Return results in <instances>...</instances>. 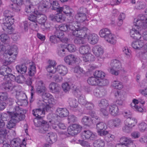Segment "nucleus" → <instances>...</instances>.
<instances>
[{"instance_id": "45", "label": "nucleus", "mask_w": 147, "mask_h": 147, "mask_svg": "<svg viewBox=\"0 0 147 147\" xmlns=\"http://www.w3.org/2000/svg\"><path fill=\"white\" fill-rule=\"evenodd\" d=\"M93 145L94 147H104L105 142L103 140H97L94 141Z\"/></svg>"}, {"instance_id": "52", "label": "nucleus", "mask_w": 147, "mask_h": 147, "mask_svg": "<svg viewBox=\"0 0 147 147\" xmlns=\"http://www.w3.org/2000/svg\"><path fill=\"white\" fill-rule=\"evenodd\" d=\"M9 7L13 11L17 12L20 11L21 9L20 6L14 3L11 4L9 6Z\"/></svg>"}, {"instance_id": "54", "label": "nucleus", "mask_w": 147, "mask_h": 147, "mask_svg": "<svg viewBox=\"0 0 147 147\" xmlns=\"http://www.w3.org/2000/svg\"><path fill=\"white\" fill-rule=\"evenodd\" d=\"M36 67L34 65H30L28 68V74L30 76H33L35 73Z\"/></svg>"}, {"instance_id": "25", "label": "nucleus", "mask_w": 147, "mask_h": 147, "mask_svg": "<svg viewBox=\"0 0 147 147\" xmlns=\"http://www.w3.org/2000/svg\"><path fill=\"white\" fill-rule=\"evenodd\" d=\"M74 72L76 74V76L78 78L83 76L85 73L83 69L79 66L76 67L74 68Z\"/></svg>"}, {"instance_id": "21", "label": "nucleus", "mask_w": 147, "mask_h": 147, "mask_svg": "<svg viewBox=\"0 0 147 147\" xmlns=\"http://www.w3.org/2000/svg\"><path fill=\"white\" fill-rule=\"evenodd\" d=\"M125 113L126 114V116L127 117H126L127 118L125 122L126 123V124H128L133 127L137 123V120L134 117H131L130 115H129V116H128L127 112H125Z\"/></svg>"}, {"instance_id": "4", "label": "nucleus", "mask_w": 147, "mask_h": 147, "mask_svg": "<svg viewBox=\"0 0 147 147\" xmlns=\"http://www.w3.org/2000/svg\"><path fill=\"white\" fill-rule=\"evenodd\" d=\"M2 78L3 80H5L6 81L2 84V87L5 91L10 92L16 90L15 88L17 87V85L15 84L14 82L13 81L15 79L14 75L10 73Z\"/></svg>"}, {"instance_id": "56", "label": "nucleus", "mask_w": 147, "mask_h": 147, "mask_svg": "<svg viewBox=\"0 0 147 147\" xmlns=\"http://www.w3.org/2000/svg\"><path fill=\"white\" fill-rule=\"evenodd\" d=\"M98 85L101 86H105L108 84L109 81L106 79H102V78H98Z\"/></svg>"}, {"instance_id": "10", "label": "nucleus", "mask_w": 147, "mask_h": 147, "mask_svg": "<svg viewBox=\"0 0 147 147\" xmlns=\"http://www.w3.org/2000/svg\"><path fill=\"white\" fill-rule=\"evenodd\" d=\"M120 143L117 144L115 147H135V144L129 139L125 137L121 138L120 140Z\"/></svg>"}, {"instance_id": "22", "label": "nucleus", "mask_w": 147, "mask_h": 147, "mask_svg": "<svg viewBox=\"0 0 147 147\" xmlns=\"http://www.w3.org/2000/svg\"><path fill=\"white\" fill-rule=\"evenodd\" d=\"M57 136L56 134L52 132L48 133L47 135V142L52 144L55 142L57 140Z\"/></svg>"}, {"instance_id": "12", "label": "nucleus", "mask_w": 147, "mask_h": 147, "mask_svg": "<svg viewBox=\"0 0 147 147\" xmlns=\"http://www.w3.org/2000/svg\"><path fill=\"white\" fill-rule=\"evenodd\" d=\"M82 127L79 124H74L68 127L67 131L68 134L74 136L79 133L81 130Z\"/></svg>"}, {"instance_id": "35", "label": "nucleus", "mask_w": 147, "mask_h": 147, "mask_svg": "<svg viewBox=\"0 0 147 147\" xmlns=\"http://www.w3.org/2000/svg\"><path fill=\"white\" fill-rule=\"evenodd\" d=\"M111 85L112 87L117 89H121L123 88L122 83L117 80H115L112 82Z\"/></svg>"}, {"instance_id": "7", "label": "nucleus", "mask_w": 147, "mask_h": 147, "mask_svg": "<svg viewBox=\"0 0 147 147\" xmlns=\"http://www.w3.org/2000/svg\"><path fill=\"white\" fill-rule=\"evenodd\" d=\"M111 67L108 69L110 73L114 75L117 76L119 73V70L121 68V65L120 62L117 59L111 61L110 64Z\"/></svg>"}, {"instance_id": "6", "label": "nucleus", "mask_w": 147, "mask_h": 147, "mask_svg": "<svg viewBox=\"0 0 147 147\" xmlns=\"http://www.w3.org/2000/svg\"><path fill=\"white\" fill-rule=\"evenodd\" d=\"M52 5V8L53 10H56L59 13L61 12V10L62 9L61 7H60L59 4L58 2L53 1L52 3L50 2V1L48 0H44L43 1L40 5L39 8L44 9L48 8Z\"/></svg>"}, {"instance_id": "19", "label": "nucleus", "mask_w": 147, "mask_h": 147, "mask_svg": "<svg viewBox=\"0 0 147 147\" xmlns=\"http://www.w3.org/2000/svg\"><path fill=\"white\" fill-rule=\"evenodd\" d=\"M88 42L91 44L94 45L96 43L98 42V35L95 34H90L88 33L86 36Z\"/></svg>"}, {"instance_id": "41", "label": "nucleus", "mask_w": 147, "mask_h": 147, "mask_svg": "<svg viewBox=\"0 0 147 147\" xmlns=\"http://www.w3.org/2000/svg\"><path fill=\"white\" fill-rule=\"evenodd\" d=\"M98 78L94 77H89L87 80L88 83L91 85H98Z\"/></svg>"}, {"instance_id": "15", "label": "nucleus", "mask_w": 147, "mask_h": 147, "mask_svg": "<svg viewBox=\"0 0 147 147\" xmlns=\"http://www.w3.org/2000/svg\"><path fill=\"white\" fill-rule=\"evenodd\" d=\"M146 17L144 15L140 14L138 17L137 18L134 19V25L138 26L140 27L143 28L144 25H146L144 21H145Z\"/></svg>"}, {"instance_id": "13", "label": "nucleus", "mask_w": 147, "mask_h": 147, "mask_svg": "<svg viewBox=\"0 0 147 147\" xmlns=\"http://www.w3.org/2000/svg\"><path fill=\"white\" fill-rule=\"evenodd\" d=\"M79 11L76 14L75 18L79 20L80 22H83L87 21L86 20V13H87V10L86 8L82 7L79 9Z\"/></svg>"}, {"instance_id": "5", "label": "nucleus", "mask_w": 147, "mask_h": 147, "mask_svg": "<svg viewBox=\"0 0 147 147\" xmlns=\"http://www.w3.org/2000/svg\"><path fill=\"white\" fill-rule=\"evenodd\" d=\"M18 48L16 45H13L11 47V49L7 52L5 53L3 55V63L5 65H7L11 64L16 59V54H13L17 51Z\"/></svg>"}, {"instance_id": "23", "label": "nucleus", "mask_w": 147, "mask_h": 147, "mask_svg": "<svg viewBox=\"0 0 147 147\" xmlns=\"http://www.w3.org/2000/svg\"><path fill=\"white\" fill-rule=\"evenodd\" d=\"M109 110L110 113L115 116L119 114V109L118 107L115 105H111L109 106Z\"/></svg>"}, {"instance_id": "16", "label": "nucleus", "mask_w": 147, "mask_h": 147, "mask_svg": "<svg viewBox=\"0 0 147 147\" xmlns=\"http://www.w3.org/2000/svg\"><path fill=\"white\" fill-rule=\"evenodd\" d=\"M122 124L121 119L116 118L109 121L108 122V126L110 128H113L117 127Z\"/></svg>"}, {"instance_id": "3", "label": "nucleus", "mask_w": 147, "mask_h": 147, "mask_svg": "<svg viewBox=\"0 0 147 147\" xmlns=\"http://www.w3.org/2000/svg\"><path fill=\"white\" fill-rule=\"evenodd\" d=\"M38 107H40L38 109L33 110L32 111L33 115L36 117V120L38 121L40 119H43L41 115L45 114V111H47L50 109L51 106L47 105L45 102L43 101L39 100L37 102Z\"/></svg>"}, {"instance_id": "42", "label": "nucleus", "mask_w": 147, "mask_h": 147, "mask_svg": "<svg viewBox=\"0 0 147 147\" xmlns=\"http://www.w3.org/2000/svg\"><path fill=\"white\" fill-rule=\"evenodd\" d=\"M62 9L61 12L63 11L67 16H71L72 15L73 10L70 8L67 5H64L63 7H61Z\"/></svg>"}, {"instance_id": "48", "label": "nucleus", "mask_w": 147, "mask_h": 147, "mask_svg": "<svg viewBox=\"0 0 147 147\" xmlns=\"http://www.w3.org/2000/svg\"><path fill=\"white\" fill-rule=\"evenodd\" d=\"M86 38H83V37H76L74 39V43L77 45H80L82 44H84L86 42L85 39Z\"/></svg>"}, {"instance_id": "8", "label": "nucleus", "mask_w": 147, "mask_h": 147, "mask_svg": "<svg viewBox=\"0 0 147 147\" xmlns=\"http://www.w3.org/2000/svg\"><path fill=\"white\" fill-rule=\"evenodd\" d=\"M132 28L130 30V34L131 37L134 39L139 40L142 36V28L134 25Z\"/></svg>"}, {"instance_id": "27", "label": "nucleus", "mask_w": 147, "mask_h": 147, "mask_svg": "<svg viewBox=\"0 0 147 147\" xmlns=\"http://www.w3.org/2000/svg\"><path fill=\"white\" fill-rule=\"evenodd\" d=\"M76 58L74 55H69L64 58L65 62L67 64L70 65H72L76 61Z\"/></svg>"}, {"instance_id": "43", "label": "nucleus", "mask_w": 147, "mask_h": 147, "mask_svg": "<svg viewBox=\"0 0 147 147\" xmlns=\"http://www.w3.org/2000/svg\"><path fill=\"white\" fill-rule=\"evenodd\" d=\"M68 102L69 106L73 108H77L78 105V102L75 98H69L68 99Z\"/></svg>"}, {"instance_id": "14", "label": "nucleus", "mask_w": 147, "mask_h": 147, "mask_svg": "<svg viewBox=\"0 0 147 147\" xmlns=\"http://www.w3.org/2000/svg\"><path fill=\"white\" fill-rule=\"evenodd\" d=\"M82 138L84 140L89 139L94 140L96 138V136L89 130H84L81 133Z\"/></svg>"}, {"instance_id": "40", "label": "nucleus", "mask_w": 147, "mask_h": 147, "mask_svg": "<svg viewBox=\"0 0 147 147\" xmlns=\"http://www.w3.org/2000/svg\"><path fill=\"white\" fill-rule=\"evenodd\" d=\"M105 39L108 42L112 44H115L116 42L115 36L111 33Z\"/></svg>"}, {"instance_id": "18", "label": "nucleus", "mask_w": 147, "mask_h": 147, "mask_svg": "<svg viewBox=\"0 0 147 147\" xmlns=\"http://www.w3.org/2000/svg\"><path fill=\"white\" fill-rule=\"evenodd\" d=\"M36 88L37 92L38 94H42L45 93L47 90L43 82L41 81L36 82Z\"/></svg>"}, {"instance_id": "1", "label": "nucleus", "mask_w": 147, "mask_h": 147, "mask_svg": "<svg viewBox=\"0 0 147 147\" xmlns=\"http://www.w3.org/2000/svg\"><path fill=\"white\" fill-rule=\"evenodd\" d=\"M14 109L15 113H11V119L7 122L6 124L7 127L8 129L14 128L16 123L24 120L25 117L23 114V111L20 108L19 106L16 107Z\"/></svg>"}, {"instance_id": "59", "label": "nucleus", "mask_w": 147, "mask_h": 147, "mask_svg": "<svg viewBox=\"0 0 147 147\" xmlns=\"http://www.w3.org/2000/svg\"><path fill=\"white\" fill-rule=\"evenodd\" d=\"M105 74L101 71H96L94 73V76L97 78H104Z\"/></svg>"}, {"instance_id": "44", "label": "nucleus", "mask_w": 147, "mask_h": 147, "mask_svg": "<svg viewBox=\"0 0 147 147\" xmlns=\"http://www.w3.org/2000/svg\"><path fill=\"white\" fill-rule=\"evenodd\" d=\"M7 134L6 130H0V144H3L5 143L7 141V140L5 138V135Z\"/></svg>"}, {"instance_id": "2", "label": "nucleus", "mask_w": 147, "mask_h": 147, "mask_svg": "<svg viewBox=\"0 0 147 147\" xmlns=\"http://www.w3.org/2000/svg\"><path fill=\"white\" fill-rule=\"evenodd\" d=\"M4 15L5 18L2 24L3 29L7 33L11 34L13 30L12 25L14 22V19L12 18L13 16L10 14V12L9 10L5 11Z\"/></svg>"}, {"instance_id": "57", "label": "nucleus", "mask_w": 147, "mask_h": 147, "mask_svg": "<svg viewBox=\"0 0 147 147\" xmlns=\"http://www.w3.org/2000/svg\"><path fill=\"white\" fill-rule=\"evenodd\" d=\"M147 28V26L144 25L142 28V37L144 40L147 41V30L146 29Z\"/></svg>"}, {"instance_id": "55", "label": "nucleus", "mask_w": 147, "mask_h": 147, "mask_svg": "<svg viewBox=\"0 0 147 147\" xmlns=\"http://www.w3.org/2000/svg\"><path fill=\"white\" fill-rule=\"evenodd\" d=\"M54 34L60 40L61 38L63 37L64 34L63 32L59 29H56L55 31Z\"/></svg>"}, {"instance_id": "31", "label": "nucleus", "mask_w": 147, "mask_h": 147, "mask_svg": "<svg viewBox=\"0 0 147 147\" xmlns=\"http://www.w3.org/2000/svg\"><path fill=\"white\" fill-rule=\"evenodd\" d=\"M146 45V44L144 45V42L141 41H134L131 44L132 47L136 49H140L143 47L144 49V46Z\"/></svg>"}, {"instance_id": "38", "label": "nucleus", "mask_w": 147, "mask_h": 147, "mask_svg": "<svg viewBox=\"0 0 147 147\" xmlns=\"http://www.w3.org/2000/svg\"><path fill=\"white\" fill-rule=\"evenodd\" d=\"M66 47L63 45H61L58 49V54L61 57H63L65 55L67 51H66Z\"/></svg>"}, {"instance_id": "29", "label": "nucleus", "mask_w": 147, "mask_h": 147, "mask_svg": "<svg viewBox=\"0 0 147 147\" xmlns=\"http://www.w3.org/2000/svg\"><path fill=\"white\" fill-rule=\"evenodd\" d=\"M85 97L84 96L83 98H81V97L80 98V101L81 104L84 105L88 109H91L93 107V105L90 102H87L84 100Z\"/></svg>"}, {"instance_id": "61", "label": "nucleus", "mask_w": 147, "mask_h": 147, "mask_svg": "<svg viewBox=\"0 0 147 147\" xmlns=\"http://www.w3.org/2000/svg\"><path fill=\"white\" fill-rule=\"evenodd\" d=\"M20 140L19 138H16L13 140L11 142L13 147H16L20 145Z\"/></svg>"}, {"instance_id": "58", "label": "nucleus", "mask_w": 147, "mask_h": 147, "mask_svg": "<svg viewBox=\"0 0 147 147\" xmlns=\"http://www.w3.org/2000/svg\"><path fill=\"white\" fill-rule=\"evenodd\" d=\"M0 39L3 43H7L9 40V38L6 34H2L0 36Z\"/></svg>"}, {"instance_id": "9", "label": "nucleus", "mask_w": 147, "mask_h": 147, "mask_svg": "<svg viewBox=\"0 0 147 147\" xmlns=\"http://www.w3.org/2000/svg\"><path fill=\"white\" fill-rule=\"evenodd\" d=\"M145 101L142 98H140L138 100L134 99L133 102L131 104V107L135 111L140 112H142L143 109L142 107L140 105L141 104L142 106L144 104Z\"/></svg>"}, {"instance_id": "33", "label": "nucleus", "mask_w": 147, "mask_h": 147, "mask_svg": "<svg viewBox=\"0 0 147 147\" xmlns=\"http://www.w3.org/2000/svg\"><path fill=\"white\" fill-rule=\"evenodd\" d=\"M90 47L88 44L81 46L79 48V52L81 54L84 55L88 53Z\"/></svg>"}, {"instance_id": "49", "label": "nucleus", "mask_w": 147, "mask_h": 147, "mask_svg": "<svg viewBox=\"0 0 147 147\" xmlns=\"http://www.w3.org/2000/svg\"><path fill=\"white\" fill-rule=\"evenodd\" d=\"M49 88L53 92H58L59 89V87L56 83H51L49 85Z\"/></svg>"}, {"instance_id": "32", "label": "nucleus", "mask_w": 147, "mask_h": 147, "mask_svg": "<svg viewBox=\"0 0 147 147\" xmlns=\"http://www.w3.org/2000/svg\"><path fill=\"white\" fill-rule=\"evenodd\" d=\"M88 32V29L86 27L78 29V37L86 38Z\"/></svg>"}, {"instance_id": "11", "label": "nucleus", "mask_w": 147, "mask_h": 147, "mask_svg": "<svg viewBox=\"0 0 147 147\" xmlns=\"http://www.w3.org/2000/svg\"><path fill=\"white\" fill-rule=\"evenodd\" d=\"M92 51L98 60L102 61L103 60L104 58L102 55L104 53V50L99 45L94 46L92 48Z\"/></svg>"}, {"instance_id": "30", "label": "nucleus", "mask_w": 147, "mask_h": 147, "mask_svg": "<svg viewBox=\"0 0 147 147\" xmlns=\"http://www.w3.org/2000/svg\"><path fill=\"white\" fill-rule=\"evenodd\" d=\"M111 33V31L107 28H104L101 30L99 32L100 36L104 39Z\"/></svg>"}, {"instance_id": "28", "label": "nucleus", "mask_w": 147, "mask_h": 147, "mask_svg": "<svg viewBox=\"0 0 147 147\" xmlns=\"http://www.w3.org/2000/svg\"><path fill=\"white\" fill-rule=\"evenodd\" d=\"M56 71L62 76H64L67 73L68 69L65 66L62 65H59L57 67Z\"/></svg>"}, {"instance_id": "26", "label": "nucleus", "mask_w": 147, "mask_h": 147, "mask_svg": "<svg viewBox=\"0 0 147 147\" xmlns=\"http://www.w3.org/2000/svg\"><path fill=\"white\" fill-rule=\"evenodd\" d=\"M16 69L18 73L24 74L26 72L27 67L25 65L22 64L16 66Z\"/></svg>"}, {"instance_id": "53", "label": "nucleus", "mask_w": 147, "mask_h": 147, "mask_svg": "<svg viewBox=\"0 0 147 147\" xmlns=\"http://www.w3.org/2000/svg\"><path fill=\"white\" fill-rule=\"evenodd\" d=\"M42 101L45 102L47 105H49L51 106L50 109L52 107L53 105L55 104V100L52 96V97H51L48 100H45V101Z\"/></svg>"}, {"instance_id": "24", "label": "nucleus", "mask_w": 147, "mask_h": 147, "mask_svg": "<svg viewBox=\"0 0 147 147\" xmlns=\"http://www.w3.org/2000/svg\"><path fill=\"white\" fill-rule=\"evenodd\" d=\"M56 114L61 117H64L67 116L69 113L68 111L65 108H58L56 110Z\"/></svg>"}, {"instance_id": "51", "label": "nucleus", "mask_w": 147, "mask_h": 147, "mask_svg": "<svg viewBox=\"0 0 147 147\" xmlns=\"http://www.w3.org/2000/svg\"><path fill=\"white\" fill-rule=\"evenodd\" d=\"M34 13L37 16V17H39V16L41 18L39 19L41 23L44 22L46 20V16L44 14L38 12L37 11H34Z\"/></svg>"}, {"instance_id": "20", "label": "nucleus", "mask_w": 147, "mask_h": 147, "mask_svg": "<svg viewBox=\"0 0 147 147\" xmlns=\"http://www.w3.org/2000/svg\"><path fill=\"white\" fill-rule=\"evenodd\" d=\"M48 65L46 67V69L49 73L54 74L56 72L57 68H54L55 62L54 60H49L48 62Z\"/></svg>"}, {"instance_id": "62", "label": "nucleus", "mask_w": 147, "mask_h": 147, "mask_svg": "<svg viewBox=\"0 0 147 147\" xmlns=\"http://www.w3.org/2000/svg\"><path fill=\"white\" fill-rule=\"evenodd\" d=\"M132 126H131L128 124H126V123L125 122V125L123 127V131L126 133L130 132L132 130Z\"/></svg>"}, {"instance_id": "64", "label": "nucleus", "mask_w": 147, "mask_h": 147, "mask_svg": "<svg viewBox=\"0 0 147 147\" xmlns=\"http://www.w3.org/2000/svg\"><path fill=\"white\" fill-rule=\"evenodd\" d=\"M16 81L18 83H22L25 80V78L23 75L17 76L16 78L15 77Z\"/></svg>"}, {"instance_id": "63", "label": "nucleus", "mask_w": 147, "mask_h": 147, "mask_svg": "<svg viewBox=\"0 0 147 147\" xmlns=\"http://www.w3.org/2000/svg\"><path fill=\"white\" fill-rule=\"evenodd\" d=\"M138 127L140 131H144L147 128V124L144 122H141L138 125Z\"/></svg>"}, {"instance_id": "34", "label": "nucleus", "mask_w": 147, "mask_h": 147, "mask_svg": "<svg viewBox=\"0 0 147 147\" xmlns=\"http://www.w3.org/2000/svg\"><path fill=\"white\" fill-rule=\"evenodd\" d=\"M83 61L85 62L93 61L94 60V57L90 53L83 55L82 56Z\"/></svg>"}, {"instance_id": "39", "label": "nucleus", "mask_w": 147, "mask_h": 147, "mask_svg": "<svg viewBox=\"0 0 147 147\" xmlns=\"http://www.w3.org/2000/svg\"><path fill=\"white\" fill-rule=\"evenodd\" d=\"M94 95L98 97H101L105 95V92L103 89H96L94 92Z\"/></svg>"}, {"instance_id": "50", "label": "nucleus", "mask_w": 147, "mask_h": 147, "mask_svg": "<svg viewBox=\"0 0 147 147\" xmlns=\"http://www.w3.org/2000/svg\"><path fill=\"white\" fill-rule=\"evenodd\" d=\"M7 113L9 114H7L5 113H3L1 114V120L4 121H7L10 118V114L11 113H15V112H11L8 111Z\"/></svg>"}, {"instance_id": "37", "label": "nucleus", "mask_w": 147, "mask_h": 147, "mask_svg": "<svg viewBox=\"0 0 147 147\" xmlns=\"http://www.w3.org/2000/svg\"><path fill=\"white\" fill-rule=\"evenodd\" d=\"M34 123L35 124L36 126L37 127L40 126V125H42L43 128H44V129H45L46 127H47V131H48V130L49 128V125L47 123V122L45 121L43 119H40V120H38L37 122L38 124H36V123L34 121Z\"/></svg>"}, {"instance_id": "47", "label": "nucleus", "mask_w": 147, "mask_h": 147, "mask_svg": "<svg viewBox=\"0 0 147 147\" xmlns=\"http://www.w3.org/2000/svg\"><path fill=\"white\" fill-rule=\"evenodd\" d=\"M109 105L108 101L105 99H102L98 102V105L100 108H106Z\"/></svg>"}, {"instance_id": "17", "label": "nucleus", "mask_w": 147, "mask_h": 147, "mask_svg": "<svg viewBox=\"0 0 147 147\" xmlns=\"http://www.w3.org/2000/svg\"><path fill=\"white\" fill-rule=\"evenodd\" d=\"M115 96L116 97L118 98V99L116 101V104L119 106L122 105L123 101L126 97L125 96L118 91L115 93Z\"/></svg>"}, {"instance_id": "46", "label": "nucleus", "mask_w": 147, "mask_h": 147, "mask_svg": "<svg viewBox=\"0 0 147 147\" xmlns=\"http://www.w3.org/2000/svg\"><path fill=\"white\" fill-rule=\"evenodd\" d=\"M107 127V125L103 122H101L98 123L96 125V129L97 131L106 129Z\"/></svg>"}, {"instance_id": "36", "label": "nucleus", "mask_w": 147, "mask_h": 147, "mask_svg": "<svg viewBox=\"0 0 147 147\" xmlns=\"http://www.w3.org/2000/svg\"><path fill=\"white\" fill-rule=\"evenodd\" d=\"M81 122L83 125L88 126H90L92 123V120L90 117L86 116L82 119Z\"/></svg>"}, {"instance_id": "60", "label": "nucleus", "mask_w": 147, "mask_h": 147, "mask_svg": "<svg viewBox=\"0 0 147 147\" xmlns=\"http://www.w3.org/2000/svg\"><path fill=\"white\" fill-rule=\"evenodd\" d=\"M55 20L57 22H62L65 20V18L61 13H59L55 16Z\"/></svg>"}]
</instances>
